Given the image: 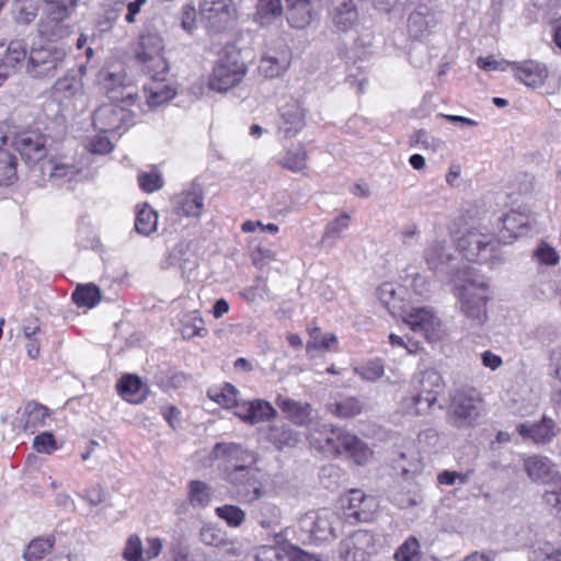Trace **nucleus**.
<instances>
[{"instance_id": "nucleus-1", "label": "nucleus", "mask_w": 561, "mask_h": 561, "mask_svg": "<svg viewBox=\"0 0 561 561\" xmlns=\"http://www.w3.org/2000/svg\"><path fill=\"white\" fill-rule=\"evenodd\" d=\"M307 438L313 448L331 455H346L357 465L366 463L373 455L365 443L341 427L314 424Z\"/></svg>"}, {"instance_id": "nucleus-2", "label": "nucleus", "mask_w": 561, "mask_h": 561, "mask_svg": "<svg viewBox=\"0 0 561 561\" xmlns=\"http://www.w3.org/2000/svg\"><path fill=\"white\" fill-rule=\"evenodd\" d=\"M135 58L142 71L154 81H164L169 72V62L164 56V42L154 31L144 32L135 48Z\"/></svg>"}, {"instance_id": "nucleus-3", "label": "nucleus", "mask_w": 561, "mask_h": 561, "mask_svg": "<svg viewBox=\"0 0 561 561\" xmlns=\"http://www.w3.org/2000/svg\"><path fill=\"white\" fill-rule=\"evenodd\" d=\"M245 73L247 66L241 58L240 50L232 45H227L214 66L208 79V87L216 92H227L238 85Z\"/></svg>"}, {"instance_id": "nucleus-4", "label": "nucleus", "mask_w": 561, "mask_h": 561, "mask_svg": "<svg viewBox=\"0 0 561 561\" xmlns=\"http://www.w3.org/2000/svg\"><path fill=\"white\" fill-rule=\"evenodd\" d=\"M459 309L472 327H482L488 320V285L482 280L466 278L455 286Z\"/></svg>"}, {"instance_id": "nucleus-5", "label": "nucleus", "mask_w": 561, "mask_h": 561, "mask_svg": "<svg viewBox=\"0 0 561 561\" xmlns=\"http://www.w3.org/2000/svg\"><path fill=\"white\" fill-rule=\"evenodd\" d=\"M261 470L255 465H234L224 470V480L230 485L233 497L244 504L260 500L265 491Z\"/></svg>"}, {"instance_id": "nucleus-6", "label": "nucleus", "mask_w": 561, "mask_h": 561, "mask_svg": "<svg viewBox=\"0 0 561 561\" xmlns=\"http://www.w3.org/2000/svg\"><path fill=\"white\" fill-rule=\"evenodd\" d=\"M298 526L304 540L324 542L336 538L342 519L331 510H312L299 518Z\"/></svg>"}, {"instance_id": "nucleus-7", "label": "nucleus", "mask_w": 561, "mask_h": 561, "mask_svg": "<svg viewBox=\"0 0 561 561\" xmlns=\"http://www.w3.org/2000/svg\"><path fill=\"white\" fill-rule=\"evenodd\" d=\"M458 250L468 261L495 262L500 260V241L494 233L473 228L458 239Z\"/></svg>"}, {"instance_id": "nucleus-8", "label": "nucleus", "mask_w": 561, "mask_h": 561, "mask_svg": "<svg viewBox=\"0 0 561 561\" xmlns=\"http://www.w3.org/2000/svg\"><path fill=\"white\" fill-rule=\"evenodd\" d=\"M66 55L64 47H32L25 62V73L33 79L53 78L64 67Z\"/></svg>"}, {"instance_id": "nucleus-9", "label": "nucleus", "mask_w": 561, "mask_h": 561, "mask_svg": "<svg viewBox=\"0 0 561 561\" xmlns=\"http://www.w3.org/2000/svg\"><path fill=\"white\" fill-rule=\"evenodd\" d=\"M481 400L472 392L456 390L450 394L446 420L458 430L473 427L481 416Z\"/></svg>"}, {"instance_id": "nucleus-10", "label": "nucleus", "mask_w": 561, "mask_h": 561, "mask_svg": "<svg viewBox=\"0 0 561 561\" xmlns=\"http://www.w3.org/2000/svg\"><path fill=\"white\" fill-rule=\"evenodd\" d=\"M47 137L38 129H26L14 134L11 146L20 153L24 162L33 168L45 162Z\"/></svg>"}, {"instance_id": "nucleus-11", "label": "nucleus", "mask_w": 561, "mask_h": 561, "mask_svg": "<svg viewBox=\"0 0 561 561\" xmlns=\"http://www.w3.org/2000/svg\"><path fill=\"white\" fill-rule=\"evenodd\" d=\"M199 14L214 33L227 30L237 18L234 0H202Z\"/></svg>"}, {"instance_id": "nucleus-12", "label": "nucleus", "mask_w": 561, "mask_h": 561, "mask_svg": "<svg viewBox=\"0 0 561 561\" xmlns=\"http://www.w3.org/2000/svg\"><path fill=\"white\" fill-rule=\"evenodd\" d=\"M92 121L102 133H121L133 125L134 113L121 104L106 103L95 110Z\"/></svg>"}, {"instance_id": "nucleus-13", "label": "nucleus", "mask_w": 561, "mask_h": 561, "mask_svg": "<svg viewBox=\"0 0 561 561\" xmlns=\"http://www.w3.org/2000/svg\"><path fill=\"white\" fill-rule=\"evenodd\" d=\"M403 322L428 342H436L443 337L442 322L428 307L410 308L404 312Z\"/></svg>"}, {"instance_id": "nucleus-14", "label": "nucleus", "mask_w": 561, "mask_h": 561, "mask_svg": "<svg viewBox=\"0 0 561 561\" xmlns=\"http://www.w3.org/2000/svg\"><path fill=\"white\" fill-rule=\"evenodd\" d=\"M375 552V537L368 530H356L339 545V554L343 561H368Z\"/></svg>"}, {"instance_id": "nucleus-15", "label": "nucleus", "mask_w": 561, "mask_h": 561, "mask_svg": "<svg viewBox=\"0 0 561 561\" xmlns=\"http://www.w3.org/2000/svg\"><path fill=\"white\" fill-rule=\"evenodd\" d=\"M53 98L64 111L76 112L84 105L83 83L76 76H65L57 79L53 85Z\"/></svg>"}, {"instance_id": "nucleus-16", "label": "nucleus", "mask_w": 561, "mask_h": 561, "mask_svg": "<svg viewBox=\"0 0 561 561\" xmlns=\"http://www.w3.org/2000/svg\"><path fill=\"white\" fill-rule=\"evenodd\" d=\"M257 459L256 453L237 443H217L209 453V460H222L227 463L226 468L234 465H256Z\"/></svg>"}, {"instance_id": "nucleus-17", "label": "nucleus", "mask_w": 561, "mask_h": 561, "mask_svg": "<svg viewBox=\"0 0 561 561\" xmlns=\"http://www.w3.org/2000/svg\"><path fill=\"white\" fill-rule=\"evenodd\" d=\"M306 108L295 99H290L279 108L278 131L285 138L295 137L306 125Z\"/></svg>"}, {"instance_id": "nucleus-18", "label": "nucleus", "mask_w": 561, "mask_h": 561, "mask_svg": "<svg viewBox=\"0 0 561 561\" xmlns=\"http://www.w3.org/2000/svg\"><path fill=\"white\" fill-rule=\"evenodd\" d=\"M162 541L158 537H149L144 546L138 535H130L123 549L125 561H151L156 559L162 550Z\"/></svg>"}, {"instance_id": "nucleus-19", "label": "nucleus", "mask_w": 561, "mask_h": 561, "mask_svg": "<svg viewBox=\"0 0 561 561\" xmlns=\"http://www.w3.org/2000/svg\"><path fill=\"white\" fill-rule=\"evenodd\" d=\"M330 16L335 28L348 32L359 23L357 7L353 0H331Z\"/></svg>"}, {"instance_id": "nucleus-20", "label": "nucleus", "mask_w": 561, "mask_h": 561, "mask_svg": "<svg viewBox=\"0 0 561 561\" xmlns=\"http://www.w3.org/2000/svg\"><path fill=\"white\" fill-rule=\"evenodd\" d=\"M437 24L436 12L426 4H419L408 18V32L411 37L422 38L431 34Z\"/></svg>"}, {"instance_id": "nucleus-21", "label": "nucleus", "mask_w": 561, "mask_h": 561, "mask_svg": "<svg viewBox=\"0 0 561 561\" xmlns=\"http://www.w3.org/2000/svg\"><path fill=\"white\" fill-rule=\"evenodd\" d=\"M515 72V78L525 85L536 89L541 87L548 78V69L543 64L535 60L508 64Z\"/></svg>"}, {"instance_id": "nucleus-22", "label": "nucleus", "mask_w": 561, "mask_h": 561, "mask_svg": "<svg viewBox=\"0 0 561 561\" xmlns=\"http://www.w3.org/2000/svg\"><path fill=\"white\" fill-rule=\"evenodd\" d=\"M290 61L291 53L288 48L270 49L260 60L259 72L265 78H277L287 71Z\"/></svg>"}, {"instance_id": "nucleus-23", "label": "nucleus", "mask_w": 561, "mask_h": 561, "mask_svg": "<svg viewBox=\"0 0 561 561\" xmlns=\"http://www.w3.org/2000/svg\"><path fill=\"white\" fill-rule=\"evenodd\" d=\"M376 508V501L366 496L359 490H353L350 494L348 504L345 508V517L358 523H367L373 519Z\"/></svg>"}, {"instance_id": "nucleus-24", "label": "nucleus", "mask_w": 561, "mask_h": 561, "mask_svg": "<svg viewBox=\"0 0 561 561\" xmlns=\"http://www.w3.org/2000/svg\"><path fill=\"white\" fill-rule=\"evenodd\" d=\"M175 211L186 217H201L204 208V194L199 186L192 185L188 190L173 197Z\"/></svg>"}, {"instance_id": "nucleus-25", "label": "nucleus", "mask_w": 561, "mask_h": 561, "mask_svg": "<svg viewBox=\"0 0 561 561\" xmlns=\"http://www.w3.org/2000/svg\"><path fill=\"white\" fill-rule=\"evenodd\" d=\"M276 404L296 425L307 426L310 425L313 420V410L310 403L278 396L276 398Z\"/></svg>"}, {"instance_id": "nucleus-26", "label": "nucleus", "mask_w": 561, "mask_h": 561, "mask_svg": "<svg viewBox=\"0 0 561 561\" xmlns=\"http://www.w3.org/2000/svg\"><path fill=\"white\" fill-rule=\"evenodd\" d=\"M524 469L536 482L552 483L554 480L553 463L545 456H530L524 460Z\"/></svg>"}, {"instance_id": "nucleus-27", "label": "nucleus", "mask_w": 561, "mask_h": 561, "mask_svg": "<svg viewBox=\"0 0 561 561\" xmlns=\"http://www.w3.org/2000/svg\"><path fill=\"white\" fill-rule=\"evenodd\" d=\"M316 2L286 1V18L296 28H304L310 24L317 13Z\"/></svg>"}, {"instance_id": "nucleus-28", "label": "nucleus", "mask_w": 561, "mask_h": 561, "mask_svg": "<svg viewBox=\"0 0 561 561\" xmlns=\"http://www.w3.org/2000/svg\"><path fill=\"white\" fill-rule=\"evenodd\" d=\"M554 422L543 417L540 422L534 424H519L517 431L525 439H531L536 444H546L556 435Z\"/></svg>"}, {"instance_id": "nucleus-29", "label": "nucleus", "mask_w": 561, "mask_h": 561, "mask_svg": "<svg viewBox=\"0 0 561 561\" xmlns=\"http://www.w3.org/2000/svg\"><path fill=\"white\" fill-rule=\"evenodd\" d=\"M199 540L210 547L224 550L228 556L233 553L231 540L227 537L226 533L214 525H205L199 530Z\"/></svg>"}, {"instance_id": "nucleus-30", "label": "nucleus", "mask_w": 561, "mask_h": 561, "mask_svg": "<svg viewBox=\"0 0 561 561\" xmlns=\"http://www.w3.org/2000/svg\"><path fill=\"white\" fill-rule=\"evenodd\" d=\"M453 254L445 242L435 241L424 250V260L432 271H440L451 260Z\"/></svg>"}, {"instance_id": "nucleus-31", "label": "nucleus", "mask_w": 561, "mask_h": 561, "mask_svg": "<svg viewBox=\"0 0 561 561\" xmlns=\"http://www.w3.org/2000/svg\"><path fill=\"white\" fill-rule=\"evenodd\" d=\"M351 221V216L346 213H343L334 220L330 221L324 229V232L321 237L320 244L323 248H334L342 238V233L344 230L348 228Z\"/></svg>"}, {"instance_id": "nucleus-32", "label": "nucleus", "mask_w": 561, "mask_h": 561, "mask_svg": "<svg viewBox=\"0 0 561 561\" xmlns=\"http://www.w3.org/2000/svg\"><path fill=\"white\" fill-rule=\"evenodd\" d=\"M50 415L47 407L35 401L27 402L23 408L22 421L24 431L34 430L45 424V420Z\"/></svg>"}, {"instance_id": "nucleus-33", "label": "nucleus", "mask_w": 561, "mask_h": 561, "mask_svg": "<svg viewBox=\"0 0 561 561\" xmlns=\"http://www.w3.org/2000/svg\"><path fill=\"white\" fill-rule=\"evenodd\" d=\"M25 58L26 49L24 44L21 41H11L5 49L4 57L1 58V68H3L7 79Z\"/></svg>"}, {"instance_id": "nucleus-34", "label": "nucleus", "mask_w": 561, "mask_h": 561, "mask_svg": "<svg viewBox=\"0 0 561 561\" xmlns=\"http://www.w3.org/2000/svg\"><path fill=\"white\" fill-rule=\"evenodd\" d=\"M276 414V410L264 400L252 401L249 407L245 408L244 413L239 412V416L250 424L268 421L275 417Z\"/></svg>"}, {"instance_id": "nucleus-35", "label": "nucleus", "mask_w": 561, "mask_h": 561, "mask_svg": "<svg viewBox=\"0 0 561 561\" xmlns=\"http://www.w3.org/2000/svg\"><path fill=\"white\" fill-rule=\"evenodd\" d=\"M145 89L147 93L146 105L153 110L157 106H160L164 103H168L175 96V91L167 84H163V81H154Z\"/></svg>"}, {"instance_id": "nucleus-36", "label": "nucleus", "mask_w": 561, "mask_h": 561, "mask_svg": "<svg viewBox=\"0 0 561 561\" xmlns=\"http://www.w3.org/2000/svg\"><path fill=\"white\" fill-rule=\"evenodd\" d=\"M118 393L127 401L138 403L144 399L142 382L135 375H125L117 382Z\"/></svg>"}, {"instance_id": "nucleus-37", "label": "nucleus", "mask_w": 561, "mask_h": 561, "mask_svg": "<svg viewBox=\"0 0 561 561\" xmlns=\"http://www.w3.org/2000/svg\"><path fill=\"white\" fill-rule=\"evenodd\" d=\"M268 439L276 448L294 447L299 442V434L288 425H273L268 432Z\"/></svg>"}, {"instance_id": "nucleus-38", "label": "nucleus", "mask_w": 561, "mask_h": 561, "mask_svg": "<svg viewBox=\"0 0 561 561\" xmlns=\"http://www.w3.org/2000/svg\"><path fill=\"white\" fill-rule=\"evenodd\" d=\"M79 169L73 164L59 163L55 160H47L41 164V172L55 180H71L79 173Z\"/></svg>"}, {"instance_id": "nucleus-39", "label": "nucleus", "mask_w": 561, "mask_h": 561, "mask_svg": "<svg viewBox=\"0 0 561 561\" xmlns=\"http://www.w3.org/2000/svg\"><path fill=\"white\" fill-rule=\"evenodd\" d=\"M213 497L211 486L201 480H192L188 482V501L195 507L207 506Z\"/></svg>"}, {"instance_id": "nucleus-40", "label": "nucleus", "mask_w": 561, "mask_h": 561, "mask_svg": "<svg viewBox=\"0 0 561 561\" xmlns=\"http://www.w3.org/2000/svg\"><path fill=\"white\" fill-rule=\"evenodd\" d=\"M78 307L93 308L101 301V290L93 284L79 285L72 294Z\"/></svg>"}, {"instance_id": "nucleus-41", "label": "nucleus", "mask_w": 561, "mask_h": 561, "mask_svg": "<svg viewBox=\"0 0 561 561\" xmlns=\"http://www.w3.org/2000/svg\"><path fill=\"white\" fill-rule=\"evenodd\" d=\"M157 224L158 213L148 205H142L137 211L135 230L140 234L149 236L156 231Z\"/></svg>"}, {"instance_id": "nucleus-42", "label": "nucleus", "mask_w": 561, "mask_h": 561, "mask_svg": "<svg viewBox=\"0 0 561 561\" xmlns=\"http://www.w3.org/2000/svg\"><path fill=\"white\" fill-rule=\"evenodd\" d=\"M417 382L421 392L426 393L427 396L434 394L436 398L444 386L440 374L433 368L421 371Z\"/></svg>"}, {"instance_id": "nucleus-43", "label": "nucleus", "mask_w": 561, "mask_h": 561, "mask_svg": "<svg viewBox=\"0 0 561 561\" xmlns=\"http://www.w3.org/2000/svg\"><path fill=\"white\" fill-rule=\"evenodd\" d=\"M327 408L332 415L344 419L356 416L363 410L362 403L354 397L332 402Z\"/></svg>"}, {"instance_id": "nucleus-44", "label": "nucleus", "mask_w": 561, "mask_h": 561, "mask_svg": "<svg viewBox=\"0 0 561 561\" xmlns=\"http://www.w3.org/2000/svg\"><path fill=\"white\" fill-rule=\"evenodd\" d=\"M283 12L282 0H257L256 19L262 25L270 24Z\"/></svg>"}, {"instance_id": "nucleus-45", "label": "nucleus", "mask_w": 561, "mask_h": 561, "mask_svg": "<svg viewBox=\"0 0 561 561\" xmlns=\"http://www.w3.org/2000/svg\"><path fill=\"white\" fill-rule=\"evenodd\" d=\"M16 179V159L5 149H0V186L9 185Z\"/></svg>"}, {"instance_id": "nucleus-46", "label": "nucleus", "mask_w": 561, "mask_h": 561, "mask_svg": "<svg viewBox=\"0 0 561 561\" xmlns=\"http://www.w3.org/2000/svg\"><path fill=\"white\" fill-rule=\"evenodd\" d=\"M309 335L310 341H308L306 346L308 353L318 350L329 351L332 345L337 342L335 334L330 333L321 335L319 328L309 329Z\"/></svg>"}, {"instance_id": "nucleus-47", "label": "nucleus", "mask_w": 561, "mask_h": 561, "mask_svg": "<svg viewBox=\"0 0 561 561\" xmlns=\"http://www.w3.org/2000/svg\"><path fill=\"white\" fill-rule=\"evenodd\" d=\"M420 542L415 537H409L394 552L396 561H419Z\"/></svg>"}, {"instance_id": "nucleus-48", "label": "nucleus", "mask_w": 561, "mask_h": 561, "mask_svg": "<svg viewBox=\"0 0 561 561\" xmlns=\"http://www.w3.org/2000/svg\"><path fill=\"white\" fill-rule=\"evenodd\" d=\"M379 301L391 312H394L397 304L400 301L398 286L393 283H383L377 288Z\"/></svg>"}, {"instance_id": "nucleus-49", "label": "nucleus", "mask_w": 561, "mask_h": 561, "mask_svg": "<svg viewBox=\"0 0 561 561\" xmlns=\"http://www.w3.org/2000/svg\"><path fill=\"white\" fill-rule=\"evenodd\" d=\"M53 547V541L48 538H36L32 540L24 551L26 561L41 560Z\"/></svg>"}, {"instance_id": "nucleus-50", "label": "nucleus", "mask_w": 561, "mask_h": 561, "mask_svg": "<svg viewBox=\"0 0 561 561\" xmlns=\"http://www.w3.org/2000/svg\"><path fill=\"white\" fill-rule=\"evenodd\" d=\"M216 515L231 527H239L245 519V513L239 506L224 505L215 510Z\"/></svg>"}, {"instance_id": "nucleus-51", "label": "nucleus", "mask_w": 561, "mask_h": 561, "mask_svg": "<svg viewBox=\"0 0 561 561\" xmlns=\"http://www.w3.org/2000/svg\"><path fill=\"white\" fill-rule=\"evenodd\" d=\"M307 161V153L302 146L288 150L282 159V165L291 171H300L305 169Z\"/></svg>"}, {"instance_id": "nucleus-52", "label": "nucleus", "mask_w": 561, "mask_h": 561, "mask_svg": "<svg viewBox=\"0 0 561 561\" xmlns=\"http://www.w3.org/2000/svg\"><path fill=\"white\" fill-rule=\"evenodd\" d=\"M355 373L367 381H376L385 374V366L381 359H373L355 368Z\"/></svg>"}, {"instance_id": "nucleus-53", "label": "nucleus", "mask_w": 561, "mask_h": 561, "mask_svg": "<svg viewBox=\"0 0 561 561\" xmlns=\"http://www.w3.org/2000/svg\"><path fill=\"white\" fill-rule=\"evenodd\" d=\"M280 510L271 503H264L257 512L259 524L263 528H272L279 523Z\"/></svg>"}, {"instance_id": "nucleus-54", "label": "nucleus", "mask_w": 561, "mask_h": 561, "mask_svg": "<svg viewBox=\"0 0 561 561\" xmlns=\"http://www.w3.org/2000/svg\"><path fill=\"white\" fill-rule=\"evenodd\" d=\"M533 256L541 264L556 265L559 262V255L554 248L547 242H540L535 249Z\"/></svg>"}, {"instance_id": "nucleus-55", "label": "nucleus", "mask_w": 561, "mask_h": 561, "mask_svg": "<svg viewBox=\"0 0 561 561\" xmlns=\"http://www.w3.org/2000/svg\"><path fill=\"white\" fill-rule=\"evenodd\" d=\"M139 186L146 193H152L163 186L161 175L157 171L141 173L138 176Z\"/></svg>"}, {"instance_id": "nucleus-56", "label": "nucleus", "mask_w": 561, "mask_h": 561, "mask_svg": "<svg viewBox=\"0 0 561 561\" xmlns=\"http://www.w3.org/2000/svg\"><path fill=\"white\" fill-rule=\"evenodd\" d=\"M78 0H45L49 14L57 15L58 19H65L77 5Z\"/></svg>"}, {"instance_id": "nucleus-57", "label": "nucleus", "mask_w": 561, "mask_h": 561, "mask_svg": "<svg viewBox=\"0 0 561 561\" xmlns=\"http://www.w3.org/2000/svg\"><path fill=\"white\" fill-rule=\"evenodd\" d=\"M276 260V253L268 248L257 247L251 253V261L253 265L260 270H263L265 266L270 265Z\"/></svg>"}, {"instance_id": "nucleus-58", "label": "nucleus", "mask_w": 561, "mask_h": 561, "mask_svg": "<svg viewBox=\"0 0 561 561\" xmlns=\"http://www.w3.org/2000/svg\"><path fill=\"white\" fill-rule=\"evenodd\" d=\"M542 499L548 506L554 508L558 513L561 512V479L550 483V488L546 490Z\"/></svg>"}, {"instance_id": "nucleus-59", "label": "nucleus", "mask_w": 561, "mask_h": 561, "mask_svg": "<svg viewBox=\"0 0 561 561\" xmlns=\"http://www.w3.org/2000/svg\"><path fill=\"white\" fill-rule=\"evenodd\" d=\"M33 447L37 453L51 454L57 449V443L49 432H44L34 438Z\"/></svg>"}, {"instance_id": "nucleus-60", "label": "nucleus", "mask_w": 561, "mask_h": 561, "mask_svg": "<svg viewBox=\"0 0 561 561\" xmlns=\"http://www.w3.org/2000/svg\"><path fill=\"white\" fill-rule=\"evenodd\" d=\"M14 16L19 23L28 24L37 16V7L31 2L21 3L16 7Z\"/></svg>"}, {"instance_id": "nucleus-61", "label": "nucleus", "mask_w": 561, "mask_h": 561, "mask_svg": "<svg viewBox=\"0 0 561 561\" xmlns=\"http://www.w3.org/2000/svg\"><path fill=\"white\" fill-rule=\"evenodd\" d=\"M181 332L184 339H192L195 336H204L207 330L204 327V320L196 316L192 322L183 324Z\"/></svg>"}, {"instance_id": "nucleus-62", "label": "nucleus", "mask_w": 561, "mask_h": 561, "mask_svg": "<svg viewBox=\"0 0 561 561\" xmlns=\"http://www.w3.org/2000/svg\"><path fill=\"white\" fill-rule=\"evenodd\" d=\"M237 389L233 386L227 383L221 389V392L214 397V400L224 408L229 409L237 404Z\"/></svg>"}, {"instance_id": "nucleus-63", "label": "nucleus", "mask_w": 561, "mask_h": 561, "mask_svg": "<svg viewBox=\"0 0 561 561\" xmlns=\"http://www.w3.org/2000/svg\"><path fill=\"white\" fill-rule=\"evenodd\" d=\"M257 561H291L279 548L263 547L256 554Z\"/></svg>"}, {"instance_id": "nucleus-64", "label": "nucleus", "mask_w": 561, "mask_h": 561, "mask_svg": "<svg viewBox=\"0 0 561 561\" xmlns=\"http://www.w3.org/2000/svg\"><path fill=\"white\" fill-rule=\"evenodd\" d=\"M80 496L87 501L90 505L96 506L104 502L105 500V491L100 484H95L87 490H84Z\"/></svg>"}]
</instances>
